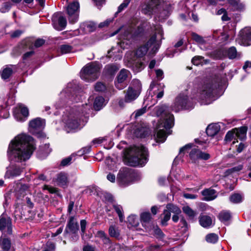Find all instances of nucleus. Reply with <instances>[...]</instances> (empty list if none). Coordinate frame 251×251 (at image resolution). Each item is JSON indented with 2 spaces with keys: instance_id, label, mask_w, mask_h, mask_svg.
Returning <instances> with one entry per match:
<instances>
[{
  "instance_id": "13d9d810",
  "label": "nucleus",
  "mask_w": 251,
  "mask_h": 251,
  "mask_svg": "<svg viewBox=\"0 0 251 251\" xmlns=\"http://www.w3.org/2000/svg\"><path fill=\"white\" fill-rule=\"evenodd\" d=\"M20 192L21 194H23V193H25V195L27 194L28 193H29V194L30 193L29 190V187L26 184H23L21 185V186L20 188Z\"/></svg>"
},
{
  "instance_id": "4d7b16f0",
  "label": "nucleus",
  "mask_w": 251,
  "mask_h": 251,
  "mask_svg": "<svg viewBox=\"0 0 251 251\" xmlns=\"http://www.w3.org/2000/svg\"><path fill=\"white\" fill-rule=\"evenodd\" d=\"M95 89L97 91L101 92L105 89V86L103 83L101 82H98L95 85Z\"/></svg>"
},
{
  "instance_id": "0eeeda50",
  "label": "nucleus",
  "mask_w": 251,
  "mask_h": 251,
  "mask_svg": "<svg viewBox=\"0 0 251 251\" xmlns=\"http://www.w3.org/2000/svg\"><path fill=\"white\" fill-rule=\"evenodd\" d=\"M100 69L99 64L94 63L88 64L81 70L80 77L87 81H94L98 77Z\"/></svg>"
},
{
  "instance_id": "bb28decb",
  "label": "nucleus",
  "mask_w": 251,
  "mask_h": 251,
  "mask_svg": "<svg viewBox=\"0 0 251 251\" xmlns=\"http://www.w3.org/2000/svg\"><path fill=\"white\" fill-rule=\"evenodd\" d=\"M56 182L59 186H66L68 182L66 174L63 173L59 174L56 179Z\"/></svg>"
},
{
  "instance_id": "864d4df0",
  "label": "nucleus",
  "mask_w": 251,
  "mask_h": 251,
  "mask_svg": "<svg viewBox=\"0 0 251 251\" xmlns=\"http://www.w3.org/2000/svg\"><path fill=\"white\" fill-rule=\"evenodd\" d=\"M106 68L108 70V72L112 74L118 70L120 67L115 65H107Z\"/></svg>"
},
{
  "instance_id": "0e129e2a",
  "label": "nucleus",
  "mask_w": 251,
  "mask_h": 251,
  "mask_svg": "<svg viewBox=\"0 0 251 251\" xmlns=\"http://www.w3.org/2000/svg\"><path fill=\"white\" fill-rule=\"evenodd\" d=\"M44 43V40L42 39H38L35 41L34 43V46L36 48H39L42 46Z\"/></svg>"
},
{
  "instance_id": "c9c22d12",
  "label": "nucleus",
  "mask_w": 251,
  "mask_h": 251,
  "mask_svg": "<svg viewBox=\"0 0 251 251\" xmlns=\"http://www.w3.org/2000/svg\"><path fill=\"white\" fill-rule=\"evenodd\" d=\"M231 218V215L228 211H222L219 215L220 220L223 222L228 221Z\"/></svg>"
},
{
  "instance_id": "69168bd1",
  "label": "nucleus",
  "mask_w": 251,
  "mask_h": 251,
  "mask_svg": "<svg viewBox=\"0 0 251 251\" xmlns=\"http://www.w3.org/2000/svg\"><path fill=\"white\" fill-rule=\"evenodd\" d=\"M156 77L159 80H161L163 78V72L160 69H157L155 71Z\"/></svg>"
},
{
  "instance_id": "4be33fe9",
  "label": "nucleus",
  "mask_w": 251,
  "mask_h": 251,
  "mask_svg": "<svg viewBox=\"0 0 251 251\" xmlns=\"http://www.w3.org/2000/svg\"><path fill=\"white\" fill-rule=\"evenodd\" d=\"M166 208L174 214L172 220L175 223L177 222L179 219L178 215L181 213L180 209L177 206L171 203L167 204Z\"/></svg>"
},
{
  "instance_id": "e433bc0d",
  "label": "nucleus",
  "mask_w": 251,
  "mask_h": 251,
  "mask_svg": "<svg viewBox=\"0 0 251 251\" xmlns=\"http://www.w3.org/2000/svg\"><path fill=\"white\" fill-rule=\"evenodd\" d=\"M205 240L208 243L214 244L217 242L218 236L215 233H210L206 236Z\"/></svg>"
},
{
  "instance_id": "a18cd8bd",
  "label": "nucleus",
  "mask_w": 251,
  "mask_h": 251,
  "mask_svg": "<svg viewBox=\"0 0 251 251\" xmlns=\"http://www.w3.org/2000/svg\"><path fill=\"white\" fill-rule=\"evenodd\" d=\"M60 50L62 53H67L72 51V47L68 45H63L60 46Z\"/></svg>"
},
{
  "instance_id": "f3484780",
  "label": "nucleus",
  "mask_w": 251,
  "mask_h": 251,
  "mask_svg": "<svg viewBox=\"0 0 251 251\" xmlns=\"http://www.w3.org/2000/svg\"><path fill=\"white\" fill-rule=\"evenodd\" d=\"M0 230L7 234L12 233L11 221L7 215L3 214L0 217Z\"/></svg>"
},
{
  "instance_id": "72a5a7b5",
  "label": "nucleus",
  "mask_w": 251,
  "mask_h": 251,
  "mask_svg": "<svg viewBox=\"0 0 251 251\" xmlns=\"http://www.w3.org/2000/svg\"><path fill=\"white\" fill-rule=\"evenodd\" d=\"M12 69L10 67H6L4 68L1 72L2 78L6 79L8 78L12 74Z\"/></svg>"
},
{
  "instance_id": "1a4fd4ad",
  "label": "nucleus",
  "mask_w": 251,
  "mask_h": 251,
  "mask_svg": "<svg viewBox=\"0 0 251 251\" xmlns=\"http://www.w3.org/2000/svg\"><path fill=\"white\" fill-rule=\"evenodd\" d=\"M45 126L44 120L40 118H36L31 120L29 123V130L33 134L36 135L38 137L43 136L42 129Z\"/></svg>"
},
{
  "instance_id": "2f4dec72",
  "label": "nucleus",
  "mask_w": 251,
  "mask_h": 251,
  "mask_svg": "<svg viewBox=\"0 0 251 251\" xmlns=\"http://www.w3.org/2000/svg\"><path fill=\"white\" fill-rule=\"evenodd\" d=\"M229 199L231 202L238 203L242 201L243 197L240 194L235 193L230 196Z\"/></svg>"
},
{
  "instance_id": "774afa93",
  "label": "nucleus",
  "mask_w": 251,
  "mask_h": 251,
  "mask_svg": "<svg viewBox=\"0 0 251 251\" xmlns=\"http://www.w3.org/2000/svg\"><path fill=\"white\" fill-rule=\"evenodd\" d=\"M135 69L136 71L139 72L143 69V64L138 61L136 62L135 65Z\"/></svg>"
},
{
  "instance_id": "39448f33",
  "label": "nucleus",
  "mask_w": 251,
  "mask_h": 251,
  "mask_svg": "<svg viewBox=\"0 0 251 251\" xmlns=\"http://www.w3.org/2000/svg\"><path fill=\"white\" fill-rule=\"evenodd\" d=\"M156 9L161 10L159 18L161 20L168 17L172 11L171 6L170 4L164 2L162 0H149L148 3L143 6V12L148 15H151Z\"/></svg>"
},
{
  "instance_id": "5701e85b",
  "label": "nucleus",
  "mask_w": 251,
  "mask_h": 251,
  "mask_svg": "<svg viewBox=\"0 0 251 251\" xmlns=\"http://www.w3.org/2000/svg\"><path fill=\"white\" fill-rule=\"evenodd\" d=\"M203 196V200L206 201H212L217 198L216 191L212 189H205L201 192Z\"/></svg>"
},
{
  "instance_id": "79ce46f5",
  "label": "nucleus",
  "mask_w": 251,
  "mask_h": 251,
  "mask_svg": "<svg viewBox=\"0 0 251 251\" xmlns=\"http://www.w3.org/2000/svg\"><path fill=\"white\" fill-rule=\"evenodd\" d=\"M114 208L118 214L120 221L122 222L124 219L122 207L119 205H115Z\"/></svg>"
},
{
  "instance_id": "a878e982",
  "label": "nucleus",
  "mask_w": 251,
  "mask_h": 251,
  "mask_svg": "<svg viewBox=\"0 0 251 251\" xmlns=\"http://www.w3.org/2000/svg\"><path fill=\"white\" fill-rule=\"evenodd\" d=\"M67 227L69 228L70 231L74 233H75L77 231L78 229V225L76 220L74 217H71L70 218L67 225Z\"/></svg>"
},
{
  "instance_id": "09e8293b",
  "label": "nucleus",
  "mask_w": 251,
  "mask_h": 251,
  "mask_svg": "<svg viewBox=\"0 0 251 251\" xmlns=\"http://www.w3.org/2000/svg\"><path fill=\"white\" fill-rule=\"evenodd\" d=\"M198 153V155H199V159H203L206 160H208L210 157L209 154L202 152L200 150H199Z\"/></svg>"
},
{
  "instance_id": "f257e3e1",
  "label": "nucleus",
  "mask_w": 251,
  "mask_h": 251,
  "mask_svg": "<svg viewBox=\"0 0 251 251\" xmlns=\"http://www.w3.org/2000/svg\"><path fill=\"white\" fill-rule=\"evenodd\" d=\"M34 149L32 137L25 134H19L10 142L7 150V156L11 161H25L30 157Z\"/></svg>"
},
{
  "instance_id": "dca6fc26",
  "label": "nucleus",
  "mask_w": 251,
  "mask_h": 251,
  "mask_svg": "<svg viewBox=\"0 0 251 251\" xmlns=\"http://www.w3.org/2000/svg\"><path fill=\"white\" fill-rule=\"evenodd\" d=\"M24 171V167L19 165H11L7 168L4 175L5 178L13 179L19 176Z\"/></svg>"
},
{
  "instance_id": "c85d7f7f",
  "label": "nucleus",
  "mask_w": 251,
  "mask_h": 251,
  "mask_svg": "<svg viewBox=\"0 0 251 251\" xmlns=\"http://www.w3.org/2000/svg\"><path fill=\"white\" fill-rule=\"evenodd\" d=\"M228 1L234 10H242L244 8L245 5L240 0H228Z\"/></svg>"
},
{
  "instance_id": "f03ea898",
  "label": "nucleus",
  "mask_w": 251,
  "mask_h": 251,
  "mask_svg": "<svg viewBox=\"0 0 251 251\" xmlns=\"http://www.w3.org/2000/svg\"><path fill=\"white\" fill-rule=\"evenodd\" d=\"M168 107L166 105H162L154 108L155 114L157 117H161L157 126L158 131L156 133L157 142H164L168 134H171L170 131L166 132L164 129L168 130L172 128L174 125V116L168 112Z\"/></svg>"
},
{
  "instance_id": "e2e57ef3",
  "label": "nucleus",
  "mask_w": 251,
  "mask_h": 251,
  "mask_svg": "<svg viewBox=\"0 0 251 251\" xmlns=\"http://www.w3.org/2000/svg\"><path fill=\"white\" fill-rule=\"evenodd\" d=\"M72 160V157L69 156L66 158L63 159L61 162V165L63 166H67L70 164Z\"/></svg>"
},
{
  "instance_id": "7ed1b4c3",
  "label": "nucleus",
  "mask_w": 251,
  "mask_h": 251,
  "mask_svg": "<svg viewBox=\"0 0 251 251\" xmlns=\"http://www.w3.org/2000/svg\"><path fill=\"white\" fill-rule=\"evenodd\" d=\"M154 34L150 39L146 45L140 47L135 53L137 57H142L146 54L149 48L151 53H155L160 48L163 39V31L160 25L154 26Z\"/></svg>"
},
{
  "instance_id": "4c0bfd02",
  "label": "nucleus",
  "mask_w": 251,
  "mask_h": 251,
  "mask_svg": "<svg viewBox=\"0 0 251 251\" xmlns=\"http://www.w3.org/2000/svg\"><path fill=\"white\" fill-rule=\"evenodd\" d=\"M109 234L111 237L118 238L120 235V232L118 228L113 226H111L109 228Z\"/></svg>"
},
{
  "instance_id": "393cba45",
  "label": "nucleus",
  "mask_w": 251,
  "mask_h": 251,
  "mask_svg": "<svg viewBox=\"0 0 251 251\" xmlns=\"http://www.w3.org/2000/svg\"><path fill=\"white\" fill-rule=\"evenodd\" d=\"M220 130V126L217 124L209 125L206 130L208 136H213L217 134Z\"/></svg>"
},
{
  "instance_id": "603ef678",
  "label": "nucleus",
  "mask_w": 251,
  "mask_h": 251,
  "mask_svg": "<svg viewBox=\"0 0 251 251\" xmlns=\"http://www.w3.org/2000/svg\"><path fill=\"white\" fill-rule=\"evenodd\" d=\"M130 0H125L124 2L118 7V12H121L126 8L130 2Z\"/></svg>"
},
{
  "instance_id": "6e6d98bb",
  "label": "nucleus",
  "mask_w": 251,
  "mask_h": 251,
  "mask_svg": "<svg viewBox=\"0 0 251 251\" xmlns=\"http://www.w3.org/2000/svg\"><path fill=\"white\" fill-rule=\"evenodd\" d=\"M41 151H42L44 155L46 156L51 151V149L49 148V145L45 144L44 147L41 148Z\"/></svg>"
},
{
  "instance_id": "9b49d317",
  "label": "nucleus",
  "mask_w": 251,
  "mask_h": 251,
  "mask_svg": "<svg viewBox=\"0 0 251 251\" xmlns=\"http://www.w3.org/2000/svg\"><path fill=\"white\" fill-rule=\"evenodd\" d=\"M247 127L242 126L239 128H235L231 131H229L226 134L225 140L226 142H230L233 139L240 140L245 139L246 138Z\"/></svg>"
},
{
  "instance_id": "b1692460",
  "label": "nucleus",
  "mask_w": 251,
  "mask_h": 251,
  "mask_svg": "<svg viewBox=\"0 0 251 251\" xmlns=\"http://www.w3.org/2000/svg\"><path fill=\"white\" fill-rule=\"evenodd\" d=\"M200 225L204 228H208L214 225L210 217L203 215L199 218Z\"/></svg>"
},
{
  "instance_id": "bf43d9fd",
  "label": "nucleus",
  "mask_w": 251,
  "mask_h": 251,
  "mask_svg": "<svg viewBox=\"0 0 251 251\" xmlns=\"http://www.w3.org/2000/svg\"><path fill=\"white\" fill-rule=\"evenodd\" d=\"M55 250V246L54 244L50 242H48L46 244V248L43 251H54Z\"/></svg>"
},
{
  "instance_id": "6e6552de",
  "label": "nucleus",
  "mask_w": 251,
  "mask_h": 251,
  "mask_svg": "<svg viewBox=\"0 0 251 251\" xmlns=\"http://www.w3.org/2000/svg\"><path fill=\"white\" fill-rule=\"evenodd\" d=\"M65 124V128L67 132H74L80 129L82 126L84 125V122L79 120L77 121V117L74 114L71 113L68 116H65L63 119Z\"/></svg>"
},
{
  "instance_id": "3c124183",
  "label": "nucleus",
  "mask_w": 251,
  "mask_h": 251,
  "mask_svg": "<svg viewBox=\"0 0 251 251\" xmlns=\"http://www.w3.org/2000/svg\"><path fill=\"white\" fill-rule=\"evenodd\" d=\"M179 226L183 228L184 231H186L188 228L187 223L186 221L184 218L182 216L180 218V222H179Z\"/></svg>"
},
{
  "instance_id": "ddd939ff",
  "label": "nucleus",
  "mask_w": 251,
  "mask_h": 251,
  "mask_svg": "<svg viewBox=\"0 0 251 251\" xmlns=\"http://www.w3.org/2000/svg\"><path fill=\"white\" fill-rule=\"evenodd\" d=\"M236 41L241 45L250 46L251 45V27H246L241 30Z\"/></svg>"
},
{
  "instance_id": "4468645a",
  "label": "nucleus",
  "mask_w": 251,
  "mask_h": 251,
  "mask_svg": "<svg viewBox=\"0 0 251 251\" xmlns=\"http://www.w3.org/2000/svg\"><path fill=\"white\" fill-rule=\"evenodd\" d=\"M130 72L125 69H122L118 75L115 81L116 87L119 90H122L125 88L126 85V81L130 77Z\"/></svg>"
},
{
  "instance_id": "49530a36",
  "label": "nucleus",
  "mask_w": 251,
  "mask_h": 251,
  "mask_svg": "<svg viewBox=\"0 0 251 251\" xmlns=\"http://www.w3.org/2000/svg\"><path fill=\"white\" fill-rule=\"evenodd\" d=\"M192 147V144H189L182 147L180 149L179 154L181 155L182 154H184L185 152H188V151H189L191 149Z\"/></svg>"
},
{
  "instance_id": "aec40b11",
  "label": "nucleus",
  "mask_w": 251,
  "mask_h": 251,
  "mask_svg": "<svg viewBox=\"0 0 251 251\" xmlns=\"http://www.w3.org/2000/svg\"><path fill=\"white\" fill-rule=\"evenodd\" d=\"M120 31H121L122 33H124V34L122 35L121 38V39L124 40H129L137 35V34H135V32H133L132 29L131 28H126L125 27H121L114 33L111 34L110 36H114Z\"/></svg>"
},
{
  "instance_id": "58836bf2",
  "label": "nucleus",
  "mask_w": 251,
  "mask_h": 251,
  "mask_svg": "<svg viewBox=\"0 0 251 251\" xmlns=\"http://www.w3.org/2000/svg\"><path fill=\"white\" fill-rule=\"evenodd\" d=\"M227 54L228 58L230 59L235 58L238 55L236 49L234 47H230L228 49Z\"/></svg>"
},
{
  "instance_id": "6ab92c4d",
  "label": "nucleus",
  "mask_w": 251,
  "mask_h": 251,
  "mask_svg": "<svg viewBox=\"0 0 251 251\" xmlns=\"http://www.w3.org/2000/svg\"><path fill=\"white\" fill-rule=\"evenodd\" d=\"M141 222L142 226L145 228L147 231H151L153 225L151 222V215L149 212H143L140 215Z\"/></svg>"
},
{
  "instance_id": "c03bdc74",
  "label": "nucleus",
  "mask_w": 251,
  "mask_h": 251,
  "mask_svg": "<svg viewBox=\"0 0 251 251\" xmlns=\"http://www.w3.org/2000/svg\"><path fill=\"white\" fill-rule=\"evenodd\" d=\"M151 231L158 236V237H162L163 236V233L161 229L157 226H155L153 225L151 226V230L150 232Z\"/></svg>"
},
{
  "instance_id": "cd10ccee",
  "label": "nucleus",
  "mask_w": 251,
  "mask_h": 251,
  "mask_svg": "<svg viewBox=\"0 0 251 251\" xmlns=\"http://www.w3.org/2000/svg\"><path fill=\"white\" fill-rule=\"evenodd\" d=\"M104 99L102 97H98L96 98L94 103V108L98 111L100 110L105 105Z\"/></svg>"
},
{
  "instance_id": "a19ab883",
  "label": "nucleus",
  "mask_w": 251,
  "mask_h": 251,
  "mask_svg": "<svg viewBox=\"0 0 251 251\" xmlns=\"http://www.w3.org/2000/svg\"><path fill=\"white\" fill-rule=\"evenodd\" d=\"M96 236L101 239L104 243H107L109 241V238L103 231H98L97 233Z\"/></svg>"
},
{
  "instance_id": "423d86ee",
  "label": "nucleus",
  "mask_w": 251,
  "mask_h": 251,
  "mask_svg": "<svg viewBox=\"0 0 251 251\" xmlns=\"http://www.w3.org/2000/svg\"><path fill=\"white\" fill-rule=\"evenodd\" d=\"M194 105L195 102L192 99L188 98L184 94H180L176 98L172 108L173 111L178 112L182 109H191L194 108Z\"/></svg>"
},
{
  "instance_id": "338daca9",
  "label": "nucleus",
  "mask_w": 251,
  "mask_h": 251,
  "mask_svg": "<svg viewBox=\"0 0 251 251\" xmlns=\"http://www.w3.org/2000/svg\"><path fill=\"white\" fill-rule=\"evenodd\" d=\"M44 189H46V190H48L51 193H55L57 191V190L56 188L49 186L48 185L44 186Z\"/></svg>"
},
{
  "instance_id": "5fc2aeb1",
  "label": "nucleus",
  "mask_w": 251,
  "mask_h": 251,
  "mask_svg": "<svg viewBox=\"0 0 251 251\" xmlns=\"http://www.w3.org/2000/svg\"><path fill=\"white\" fill-rule=\"evenodd\" d=\"M147 111V108L146 107H144L141 109H139L136 111H135V117L136 118L141 115H142L143 114L145 113Z\"/></svg>"
},
{
  "instance_id": "680f3d73",
  "label": "nucleus",
  "mask_w": 251,
  "mask_h": 251,
  "mask_svg": "<svg viewBox=\"0 0 251 251\" xmlns=\"http://www.w3.org/2000/svg\"><path fill=\"white\" fill-rule=\"evenodd\" d=\"M202 57L200 56L194 57L192 60V62L195 65H199L202 61Z\"/></svg>"
},
{
  "instance_id": "9d476101",
  "label": "nucleus",
  "mask_w": 251,
  "mask_h": 251,
  "mask_svg": "<svg viewBox=\"0 0 251 251\" xmlns=\"http://www.w3.org/2000/svg\"><path fill=\"white\" fill-rule=\"evenodd\" d=\"M213 90L214 87L210 83L205 84L201 87L200 99L202 100V104H208L210 103V99L212 96Z\"/></svg>"
},
{
  "instance_id": "8fccbe9b",
  "label": "nucleus",
  "mask_w": 251,
  "mask_h": 251,
  "mask_svg": "<svg viewBox=\"0 0 251 251\" xmlns=\"http://www.w3.org/2000/svg\"><path fill=\"white\" fill-rule=\"evenodd\" d=\"M11 8V4L9 2H5L3 3L2 6L0 9V11L1 13H5L8 12Z\"/></svg>"
},
{
  "instance_id": "052dcab7",
  "label": "nucleus",
  "mask_w": 251,
  "mask_h": 251,
  "mask_svg": "<svg viewBox=\"0 0 251 251\" xmlns=\"http://www.w3.org/2000/svg\"><path fill=\"white\" fill-rule=\"evenodd\" d=\"M132 53L131 52H127L126 54L125 59H126L130 63V65H133V67H134V63L133 62L134 61V60L132 59L131 57Z\"/></svg>"
},
{
  "instance_id": "7c9ffc66",
  "label": "nucleus",
  "mask_w": 251,
  "mask_h": 251,
  "mask_svg": "<svg viewBox=\"0 0 251 251\" xmlns=\"http://www.w3.org/2000/svg\"><path fill=\"white\" fill-rule=\"evenodd\" d=\"M183 212L190 219H193L197 215V213L188 206H184L182 208Z\"/></svg>"
},
{
  "instance_id": "37998d69",
  "label": "nucleus",
  "mask_w": 251,
  "mask_h": 251,
  "mask_svg": "<svg viewBox=\"0 0 251 251\" xmlns=\"http://www.w3.org/2000/svg\"><path fill=\"white\" fill-rule=\"evenodd\" d=\"M192 38L194 41L199 44H203L205 42L203 38L196 33H192Z\"/></svg>"
},
{
  "instance_id": "de8ad7c7",
  "label": "nucleus",
  "mask_w": 251,
  "mask_h": 251,
  "mask_svg": "<svg viewBox=\"0 0 251 251\" xmlns=\"http://www.w3.org/2000/svg\"><path fill=\"white\" fill-rule=\"evenodd\" d=\"M243 168V165L240 164L237 166L233 167L230 169H228L227 171V173L229 174H232L234 173H236V172H238L241 171V170H242Z\"/></svg>"
},
{
  "instance_id": "473e14b6",
  "label": "nucleus",
  "mask_w": 251,
  "mask_h": 251,
  "mask_svg": "<svg viewBox=\"0 0 251 251\" xmlns=\"http://www.w3.org/2000/svg\"><path fill=\"white\" fill-rule=\"evenodd\" d=\"M127 221L128 224L133 227H137L139 224L138 218L135 215L129 216L128 217Z\"/></svg>"
},
{
  "instance_id": "20e7f679",
  "label": "nucleus",
  "mask_w": 251,
  "mask_h": 251,
  "mask_svg": "<svg viewBox=\"0 0 251 251\" xmlns=\"http://www.w3.org/2000/svg\"><path fill=\"white\" fill-rule=\"evenodd\" d=\"M147 151L143 146L130 147L126 151L125 158L130 166H137L144 165L147 160Z\"/></svg>"
},
{
  "instance_id": "ea45409f",
  "label": "nucleus",
  "mask_w": 251,
  "mask_h": 251,
  "mask_svg": "<svg viewBox=\"0 0 251 251\" xmlns=\"http://www.w3.org/2000/svg\"><path fill=\"white\" fill-rule=\"evenodd\" d=\"M198 151L199 149L194 148L191 150L189 153L190 157L194 162H196L199 159Z\"/></svg>"
},
{
  "instance_id": "c756f323",
  "label": "nucleus",
  "mask_w": 251,
  "mask_h": 251,
  "mask_svg": "<svg viewBox=\"0 0 251 251\" xmlns=\"http://www.w3.org/2000/svg\"><path fill=\"white\" fill-rule=\"evenodd\" d=\"M0 246L2 249L8 251L11 247L10 241L7 238L2 236L0 238Z\"/></svg>"
},
{
  "instance_id": "412c9836",
  "label": "nucleus",
  "mask_w": 251,
  "mask_h": 251,
  "mask_svg": "<svg viewBox=\"0 0 251 251\" xmlns=\"http://www.w3.org/2000/svg\"><path fill=\"white\" fill-rule=\"evenodd\" d=\"M140 94V89L128 87L125 97V101L131 102L137 98Z\"/></svg>"
},
{
  "instance_id": "f704fd0d",
  "label": "nucleus",
  "mask_w": 251,
  "mask_h": 251,
  "mask_svg": "<svg viewBox=\"0 0 251 251\" xmlns=\"http://www.w3.org/2000/svg\"><path fill=\"white\" fill-rule=\"evenodd\" d=\"M171 211L167 208L164 210L163 218L161 221V224L163 226L167 225V222L170 219Z\"/></svg>"
},
{
  "instance_id": "a211bd4d",
  "label": "nucleus",
  "mask_w": 251,
  "mask_h": 251,
  "mask_svg": "<svg viewBox=\"0 0 251 251\" xmlns=\"http://www.w3.org/2000/svg\"><path fill=\"white\" fill-rule=\"evenodd\" d=\"M59 13L55 14L52 17L54 27L58 30H62L67 25V20L62 16H59Z\"/></svg>"
},
{
  "instance_id": "2eb2a0df",
  "label": "nucleus",
  "mask_w": 251,
  "mask_h": 251,
  "mask_svg": "<svg viewBox=\"0 0 251 251\" xmlns=\"http://www.w3.org/2000/svg\"><path fill=\"white\" fill-rule=\"evenodd\" d=\"M13 114L15 118L19 122L25 121L29 115L28 108L22 104H19L14 109Z\"/></svg>"
},
{
  "instance_id": "f8f14e48",
  "label": "nucleus",
  "mask_w": 251,
  "mask_h": 251,
  "mask_svg": "<svg viewBox=\"0 0 251 251\" xmlns=\"http://www.w3.org/2000/svg\"><path fill=\"white\" fill-rule=\"evenodd\" d=\"M79 4L77 1L70 3L67 7V12L68 15L69 23L74 24L78 19V12Z\"/></svg>"
}]
</instances>
